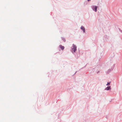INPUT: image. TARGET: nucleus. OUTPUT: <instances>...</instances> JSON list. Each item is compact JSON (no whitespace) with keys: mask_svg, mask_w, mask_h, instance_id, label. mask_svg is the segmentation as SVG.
Instances as JSON below:
<instances>
[{"mask_svg":"<svg viewBox=\"0 0 122 122\" xmlns=\"http://www.w3.org/2000/svg\"><path fill=\"white\" fill-rule=\"evenodd\" d=\"M73 48H72V52H75L76 50V46L73 44Z\"/></svg>","mask_w":122,"mask_h":122,"instance_id":"obj_1","label":"nucleus"},{"mask_svg":"<svg viewBox=\"0 0 122 122\" xmlns=\"http://www.w3.org/2000/svg\"><path fill=\"white\" fill-rule=\"evenodd\" d=\"M98 8V7L97 6H93V10L95 11L96 12L97 11V9Z\"/></svg>","mask_w":122,"mask_h":122,"instance_id":"obj_2","label":"nucleus"},{"mask_svg":"<svg viewBox=\"0 0 122 122\" xmlns=\"http://www.w3.org/2000/svg\"><path fill=\"white\" fill-rule=\"evenodd\" d=\"M59 46L62 50H63L64 49V47L63 46H62V45H60Z\"/></svg>","mask_w":122,"mask_h":122,"instance_id":"obj_3","label":"nucleus"},{"mask_svg":"<svg viewBox=\"0 0 122 122\" xmlns=\"http://www.w3.org/2000/svg\"><path fill=\"white\" fill-rule=\"evenodd\" d=\"M81 28L82 30H83V31L84 32H85V28L83 26H82L81 27Z\"/></svg>","mask_w":122,"mask_h":122,"instance_id":"obj_4","label":"nucleus"},{"mask_svg":"<svg viewBox=\"0 0 122 122\" xmlns=\"http://www.w3.org/2000/svg\"><path fill=\"white\" fill-rule=\"evenodd\" d=\"M111 88H110V86H108L107 87L106 89L105 90H108L110 89Z\"/></svg>","mask_w":122,"mask_h":122,"instance_id":"obj_5","label":"nucleus"},{"mask_svg":"<svg viewBox=\"0 0 122 122\" xmlns=\"http://www.w3.org/2000/svg\"><path fill=\"white\" fill-rule=\"evenodd\" d=\"M110 82H108L107 84L106 85L107 86H108L110 85Z\"/></svg>","mask_w":122,"mask_h":122,"instance_id":"obj_6","label":"nucleus"},{"mask_svg":"<svg viewBox=\"0 0 122 122\" xmlns=\"http://www.w3.org/2000/svg\"><path fill=\"white\" fill-rule=\"evenodd\" d=\"M88 1H89V0H87Z\"/></svg>","mask_w":122,"mask_h":122,"instance_id":"obj_7","label":"nucleus"}]
</instances>
